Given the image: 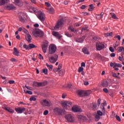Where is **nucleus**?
I'll list each match as a JSON object with an SVG mask.
<instances>
[{
    "label": "nucleus",
    "instance_id": "1",
    "mask_svg": "<svg viewBox=\"0 0 124 124\" xmlns=\"http://www.w3.org/2000/svg\"><path fill=\"white\" fill-rule=\"evenodd\" d=\"M77 93L78 95L80 96L81 97H84L85 96H88L92 93V91L91 90L88 91H82L78 90L77 91Z\"/></svg>",
    "mask_w": 124,
    "mask_h": 124
},
{
    "label": "nucleus",
    "instance_id": "2",
    "mask_svg": "<svg viewBox=\"0 0 124 124\" xmlns=\"http://www.w3.org/2000/svg\"><path fill=\"white\" fill-rule=\"evenodd\" d=\"M33 35H34L35 37H43L44 33L39 29H36L33 32Z\"/></svg>",
    "mask_w": 124,
    "mask_h": 124
},
{
    "label": "nucleus",
    "instance_id": "3",
    "mask_svg": "<svg viewBox=\"0 0 124 124\" xmlns=\"http://www.w3.org/2000/svg\"><path fill=\"white\" fill-rule=\"evenodd\" d=\"M107 105V103H106V101H104V103L101 104V109H102V112L100 110H98L97 111V114L99 116H102L103 114H105V106H106Z\"/></svg>",
    "mask_w": 124,
    "mask_h": 124
},
{
    "label": "nucleus",
    "instance_id": "4",
    "mask_svg": "<svg viewBox=\"0 0 124 124\" xmlns=\"http://www.w3.org/2000/svg\"><path fill=\"white\" fill-rule=\"evenodd\" d=\"M48 51L50 55L55 54V53H56V51H57V46L53 44L50 45L48 48Z\"/></svg>",
    "mask_w": 124,
    "mask_h": 124
},
{
    "label": "nucleus",
    "instance_id": "5",
    "mask_svg": "<svg viewBox=\"0 0 124 124\" xmlns=\"http://www.w3.org/2000/svg\"><path fill=\"white\" fill-rule=\"evenodd\" d=\"M96 47L98 51H100L102 50V49H104V48L105 47V46H104V44H103V43L98 42L96 43Z\"/></svg>",
    "mask_w": 124,
    "mask_h": 124
},
{
    "label": "nucleus",
    "instance_id": "6",
    "mask_svg": "<svg viewBox=\"0 0 124 124\" xmlns=\"http://www.w3.org/2000/svg\"><path fill=\"white\" fill-rule=\"evenodd\" d=\"M71 105H72V103L68 101H65L62 103V106L64 109H67V107H71Z\"/></svg>",
    "mask_w": 124,
    "mask_h": 124
},
{
    "label": "nucleus",
    "instance_id": "7",
    "mask_svg": "<svg viewBox=\"0 0 124 124\" xmlns=\"http://www.w3.org/2000/svg\"><path fill=\"white\" fill-rule=\"evenodd\" d=\"M53 112L55 115H59L61 116L62 114V109L59 108H56L53 109Z\"/></svg>",
    "mask_w": 124,
    "mask_h": 124
},
{
    "label": "nucleus",
    "instance_id": "8",
    "mask_svg": "<svg viewBox=\"0 0 124 124\" xmlns=\"http://www.w3.org/2000/svg\"><path fill=\"white\" fill-rule=\"evenodd\" d=\"M12 1L16 5H17V6H23V4H24L23 0H12Z\"/></svg>",
    "mask_w": 124,
    "mask_h": 124
},
{
    "label": "nucleus",
    "instance_id": "9",
    "mask_svg": "<svg viewBox=\"0 0 124 124\" xmlns=\"http://www.w3.org/2000/svg\"><path fill=\"white\" fill-rule=\"evenodd\" d=\"M63 25V19H61L58 21L56 26H55V30H57V29H60V27H62Z\"/></svg>",
    "mask_w": 124,
    "mask_h": 124
},
{
    "label": "nucleus",
    "instance_id": "10",
    "mask_svg": "<svg viewBox=\"0 0 124 124\" xmlns=\"http://www.w3.org/2000/svg\"><path fill=\"white\" fill-rule=\"evenodd\" d=\"M38 18L41 22H44V21H45V15L44 13L41 12L38 14Z\"/></svg>",
    "mask_w": 124,
    "mask_h": 124
},
{
    "label": "nucleus",
    "instance_id": "11",
    "mask_svg": "<svg viewBox=\"0 0 124 124\" xmlns=\"http://www.w3.org/2000/svg\"><path fill=\"white\" fill-rule=\"evenodd\" d=\"M46 82H34L33 84V86L34 87H44V86H46Z\"/></svg>",
    "mask_w": 124,
    "mask_h": 124
},
{
    "label": "nucleus",
    "instance_id": "12",
    "mask_svg": "<svg viewBox=\"0 0 124 124\" xmlns=\"http://www.w3.org/2000/svg\"><path fill=\"white\" fill-rule=\"evenodd\" d=\"M20 15L21 16H19V20L20 22L24 23L27 19V16L26 15V14H24L23 13H21Z\"/></svg>",
    "mask_w": 124,
    "mask_h": 124
},
{
    "label": "nucleus",
    "instance_id": "13",
    "mask_svg": "<svg viewBox=\"0 0 124 124\" xmlns=\"http://www.w3.org/2000/svg\"><path fill=\"white\" fill-rule=\"evenodd\" d=\"M72 111L75 112H79V113H81L82 112V109L79 107H78V106H75L72 107Z\"/></svg>",
    "mask_w": 124,
    "mask_h": 124
},
{
    "label": "nucleus",
    "instance_id": "14",
    "mask_svg": "<svg viewBox=\"0 0 124 124\" xmlns=\"http://www.w3.org/2000/svg\"><path fill=\"white\" fill-rule=\"evenodd\" d=\"M58 56L57 55H54V57L53 56L50 57L49 58L50 62H51V63H55V62H56L58 61Z\"/></svg>",
    "mask_w": 124,
    "mask_h": 124
},
{
    "label": "nucleus",
    "instance_id": "15",
    "mask_svg": "<svg viewBox=\"0 0 124 124\" xmlns=\"http://www.w3.org/2000/svg\"><path fill=\"white\" fill-rule=\"evenodd\" d=\"M15 111L18 114H22V113L26 111V108H15Z\"/></svg>",
    "mask_w": 124,
    "mask_h": 124
},
{
    "label": "nucleus",
    "instance_id": "16",
    "mask_svg": "<svg viewBox=\"0 0 124 124\" xmlns=\"http://www.w3.org/2000/svg\"><path fill=\"white\" fill-rule=\"evenodd\" d=\"M65 118L68 122H69L70 123H72V122H73L74 121V119H73V117L71 114H67L65 116Z\"/></svg>",
    "mask_w": 124,
    "mask_h": 124
},
{
    "label": "nucleus",
    "instance_id": "17",
    "mask_svg": "<svg viewBox=\"0 0 124 124\" xmlns=\"http://www.w3.org/2000/svg\"><path fill=\"white\" fill-rule=\"evenodd\" d=\"M41 104L44 106H47V107L51 106V103L47 100H43V101L41 102Z\"/></svg>",
    "mask_w": 124,
    "mask_h": 124
},
{
    "label": "nucleus",
    "instance_id": "18",
    "mask_svg": "<svg viewBox=\"0 0 124 124\" xmlns=\"http://www.w3.org/2000/svg\"><path fill=\"white\" fill-rule=\"evenodd\" d=\"M48 47V42H46V44L42 45V49L44 53L47 52V48Z\"/></svg>",
    "mask_w": 124,
    "mask_h": 124
},
{
    "label": "nucleus",
    "instance_id": "19",
    "mask_svg": "<svg viewBox=\"0 0 124 124\" xmlns=\"http://www.w3.org/2000/svg\"><path fill=\"white\" fill-rule=\"evenodd\" d=\"M52 35L55 36V37L58 39H61V38H62V35H61V34L59 33V32L57 31H53L52 32Z\"/></svg>",
    "mask_w": 124,
    "mask_h": 124
},
{
    "label": "nucleus",
    "instance_id": "20",
    "mask_svg": "<svg viewBox=\"0 0 124 124\" xmlns=\"http://www.w3.org/2000/svg\"><path fill=\"white\" fill-rule=\"evenodd\" d=\"M3 109H4V110H6V111H7L9 113H14V110L7 107V106H5V107H2Z\"/></svg>",
    "mask_w": 124,
    "mask_h": 124
},
{
    "label": "nucleus",
    "instance_id": "21",
    "mask_svg": "<svg viewBox=\"0 0 124 124\" xmlns=\"http://www.w3.org/2000/svg\"><path fill=\"white\" fill-rule=\"evenodd\" d=\"M102 86L105 88H107L109 85V83H108V81L105 80L102 81Z\"/></svg>",
    "mask_w": 124,
    "mask_h": 124
},
{
    "label": "nucleus",
    "instance_id": "22",
    "mask_svg": "<svg viewBox=\"0 0 124 124\" xmlns=\"http://www.w3.org/2000/svg\"><path fill=\"white\" fill-rule=\"evenodd\" d=\"M82 51L85 55H90V52H89V49H88V48L87 47H83L82 49Z\"/></svg>",
    "mask_w": 124,
    "mask_h": 124
},
{
    "label": "nucleus",
    "instance_id": "23",
    "mask_svg": "<svg viewBox=\"0 0 124 124\" xmlns=\"http://www.w3.org/2000/svg\"><path fill=\"white\" fill-rule=\"evenodd\" d=\"M26 40L27 41H28L29 43L31 42V36L30 34H27L25 36Z\"/></svg>",
    "mask_w": 124,
    "mask_h": 124
},
{
    "label": "nucleus",
    "instance_id": "24",
    "mask_svg": "<svg viewBox=\"0 0 124 124\" xmlns=\"http://www.w3.org/2000/svg\"><path fill=\"white\" fill-rule=\"evenodd\" d=\"M84 39H85V36H83L78 39H77L76 40V42H78V43H82L84 42Z\"/></svg>",
    "mask_w": 124,
    "mask_h": 124
},
{
    "label": "nucleus",
    "instance_id": "25",
    "mask_svg": "<svg viewBox=\"0 0 124 124\" xmlns=\"http://www.w3.org/2000/svg\"><path fill=\"white\" fill-rule=\"evenodd\" d=\"M118 51L121 52L122 55H124V47L123 46H120L117 48Z\"/></svg>",
    "mask_w": 124,
    "mask_h": 124
},
{
    "label": "nucleus",
    "instance_id": "26",
    "mask_svg": "<svg viewBox=\"0 0 124 124\" xmlns=\"http://www.w3.org/2000/svg\"><path fill=\"white\" fill-rule=\"evenodd\" d=\"M14 55H15V56H19V51H18V50H17V48L16 47H14V52H13Z\"/></svg>",
    "mask_w": 124,
    "mask_h": 124
},
{
    "label": "nucleus",
    "instance_id": "27",
    "mask_svg": "<svg viewBox=\"0 0 124 124\" xmlns=\"http://www.w3.org/2000/svg\"><path fill=\"white\" fill-rule=\"evenodd\" d=\"M6 8L7 10H12V9H14V6H13L12 5H9L7 6Z\"/></svg>",
    "mask_w": 124,
    "mask_h": 124
},
{
    "label": "nucleus",
    "instance_id": "28",
    "mask_svg": "<svg viewBox=\"0 0 124 124\" xmlns=\"http://www.w3.org/2000/svg\"><path fill=\"white\" fill-rule=\"evenodd\" d=\"M110 14L111 16V17L113 18V19H115L116 20H118L119 19L118 17H117V16L114 13H110Z\"/></svg>",
    "mask_w": 124,
    "mask_h": 124
},
{
    "label": "nucleus",
    "instance_id": "29",
    "mask_svg": "<svg viewBox=\"0 0 124 124\" xmlns=\"http://www.w3.org/2000/svg\"><path fill=\"white\" fill-rule=\"evenodd\" d=\"M7 0H0V5H3L7 3Z\"/></svg>",
    "mask_w": 124,
    "mask_h": 124
},
{
    "label": "nucleus",
    "instance_id": "30",
    "mask_svg": "<svg viewBox=\"0 0 124 124\" xmlns=\"http://www.w3.org/2000/svg\"><path fill=\"white\" fill-rule=\"evenodd\" d=\"M46 65L49 70H50V71H52V70H53V65H49V64H48L47 63H46Z\"/></svg>",
    "mask_w": 124,
    "mask_h": 124
},
{
    "label": "nucleus",
    "instance_id": "31",
    "mask_svg": "<svg viewBox=\"0 0 124 124\" xmlns=\"http://www.w3.org/2000/svg\"><path fill=\"white\" fill-rule=\"evenodd\" d=\"M30 10H32L34 13H37L38 12V10L34 8L33 7H31L30 8Z\"/></svg>",
    "mask_w": 124,
    "mask_h": 124
},
{
    "label": "nucleus",
    "instance_id": "32",
    "mask_svg": "<svg viewBox=\"0 0 124 124\" xmlns=\"http://www.w3.org/2000/svg\"><path fill=\"white\" fill-rule=\"evenodd\" d=\"M68 30L70 31H72V32H74V27L72 26H70L68 28Z\"/></svg>",
    "mask_w": 124,
    "mask_h": 124
},
{
    "label": "nucleus",
    "instance_id": "33",
    "mask_svg": "<svg viewBox=\"0 0 124 124\" xmlns=\"http://www.w3.org/2000/svg\"><path fill=\"white\" fill-rule=\"evenodd\" d=\"M42 73H44L46 75L48 74V69H43L42 70Z\"/></svg>",
    "mask_w": 124,
    "mask_h": 124
},
{
    "label": "nucleus",
    "instance_id": "34",
    "mask_svg": "<svg viewBox=\"0 0 124 124\" xmlns=\"http://www.w3.org/2000/svg\"><path fill=\"white\" fill-rule=\"evenodd\" d=\"M90 8L89 9V11H93V9H94V7L93 6V4L89 5Z\"/></svg>",
    "mask_w": 124,
    "mask_h": 124
},
{
    "label": "nucleus",
    "instance_id": "35",
    "mask_svg": "<svg viewBox=\"0 0 124 124\" xmlns=\"http://www.w3.org/2000/svg\"><path fill=\"white\" fill-rule=\"evenodd\" d=\"M65 35H66L68 37H72V34L70 33V32H65Z\"/></svg>",
    "mask_w": 124,
    "mask_h": 124
},
{
    "label": "nucleus",
    "instance_id": "36",
    "mask_svg": "<svg viewBox=\"0 0 124 124\" xmlns=\"http://www.w3.org/2000/svg\"><path fill=\"white\" fill-rule=\"evenodd\" d=\"M54 8H48V12L50 13V14H53L54 13Z\"/></svg>",
    "mask_w": 124,
    "mask_h": 124
},
{
    "label": "nucleus",
    "instance_id": "37",
    "mask_svg": "<svg viewBox=\"0 0 124 124\" xmlns=\"http://www.w3.org/2000/svg\"><path fill=\"white\" fill-rule=\"evenodd\" d=\"M114 66L116 67H122L123 65L119 63H114Z\"/></svg>",
    "mask_w": 124,
    "mask_h": 124
},
{
    "label": "nucleus",
    "instance_id": "38",
    "mask_svg": "<svg viewBox=\"0 0 124 124\" xmlns=\"http://www.w3.org/2000/svg\"><path fill=\"white\" fill-rule=\"evenodd\" d=\"M78 119L79 120H86V117L83 116L82 115H79L78 116Z\"/></svg>",
    "mask_w": 124,
    "mask_h": 124
},
{
    "label": "nucleus",
    "instance_id": "39",
    "mask_svg": "<svg viewBox=\"0 0 124 124\" xmlns=\"http://www.w3.org/2000/svg\"><path fill=\"white\" fill-rule=\"evenodd\" d=\"M30 101H35V100H36V98H35L34 96H31L30 98Z\"/></svg>",
    "mask_w": 124,
    "mask_h": 124
},
{
    "label": "nucleus",
    "instance_id": "40",
    "mask_svg": "<svg viewBox=\"0 0 124 124\" xmlns=\"http://www.w3.org/2000/svg\"><path fill=\"white\" fill-rule=\"evenodd\" d=\"M61 69H62V64H59L58 68L55 69V71H56V72H58V71H59Z\"/></svg>",
    "mask_w": 124,
    "mask_h": 124
},
{
    "label": "nucleus",
    "instance_id": "41",
    "mask_svg": "<svg viewBox=\"0 0 124 124\" xmlns=\"http://www.w3.org/2000/svg\"><path fill=\"white\" fill-rule=\"evenodd\" d=\"M113 32H110L109 33H107L105 34V36H112Z\"/></svg>",
    "mask_w": 124,
    "mask_h": 124
},
{
    "label": "nucleus",
    "instance_id": "42",
    "mask_svg": "<svg viewBox=\"0 0 124 124\" xmlns=\"http://www.w3.org/2000/svg\"><path fill=\"white\" fill-rule=\"evenodd\" d=\"M112 76H113V77H114V78H117L118 79L121 78L120 77H119V76H117V74H116V73H113L112 74Z\"/></svg>",
    "mask_w": 124,
    "mask_h": 124
},
{
    "label": "nucleus",
    "instance_id": "43",
    "mask_svg": "<svg viewBox=\"0 0 124 124\" xmlns=\"http://www.w3.org/2000/svg\"><path fill=\"white\" fill-rule=\"evenodd\" d=\"M82 15H83V16H89L90 14L87 12H83L82 13Z\"/></svg>",
    "mask_w": 124,
    "mask_h": 124
},
{
    "label": "nucleus",
    "instance_id": "44",
    "mask_svg": "<svg viewBox=\"0 0 124 124\" xmlns=\"http://www.w3.org/2000/svg\"><path fill=\"white\" fill-rule=\"evenodd\" d=\"M30 49H32V48H35V46L33 44H30L29 45Z\"/></svg>",
    "mask_w": 124,
    "mask_h": 124
},
{
    "label": "nucleus",
    "instance_id": "45",
    "mask_svg": "<svg viewBox=\"0 0 124 124\" xmlns=\"http://www.w3.org/2000/svg\"><path fill=\"white\" fill-rule=\"evenodd\" d=\"M95 118L96 119H95L96 121H99V120L100 119V116L98 114L95 115Z\"/></svg>",
    "mask_w": 124,
    "mask_h": 124
},
{
    "label": "nucleus",
    "instance_id": "46",
    "mask_svg": "<svg viewBox=\"0 0 124 124\" xmlns=\"http://www.w3.org/2000/svg\"><path fill=\"white\" fill-rule=\"evenodd\" d=\"M22 31H23V32H25L26 34V35L29 34V31H28V30H27L26 29L23 28Z\"/></svg>",
    "mask_w": 124,
    "mask_h": 124
},
{
    "label": "nucleus",
    "instance_id": "47",
    "mask_svg": "<svg viewBox=\"0 0 124 124\" xmlns=\"http://www.w3.org/2000/svg\"><path fill=\"white\" fill-rule=\"evenodd\" d=\"M89 31V30H88V27H83L81 30V31L83 32V31Z\"/></svg>",
    "mask_w": 124,
    "mask_h": 124
},
{
    "label": "nucleus",
    "instance_id": "48",
    "mask_svg": "<svg viewBox=\"0 0 124 124\" xmlns=\"http://www.w3.org/2000/svg\"><path fill=\"white\" fill-rule=\"evenodd\" d=\"M84 70V68L83 67H80L78 69V72H82Z\"/></svg>",
    "mask_w": 124,
    "mask_h": 124
},
{
    "label": "nucleus",
    "instance_id": "49",
    "mask_svg": "<svg viewBox=\"0 0 124 124\" xmlns=\"http://www.w3.org/2000/svg\"><path fill=\"white\" fill-rule=\"evenodd\" d=\"M116 120H117V121H118V122H121V121H122V120L121 119V117H120V116H118V115H116L115 116Z\"/></svg>",
    "mask_w": 124,
    "mask_h": 124
},
{
    "label": "nucleus",
    "instance_id": "50",
    "mask_svg": "<svg viewBox=\"0 0 124 124\" xmlns=\"http://www.w3.org/2000/svg\"><path fill=\"white\" fill-rule=\"evenodd\" d=\"M92 108L93 109H96V107H97V106H96V104H93L92 105Z\"/></svg>",
    "mask_w": 124,
    "mask_h": 124
},
{
    "label": "nucleus",
    "instance_id": "51",
    "mask_svg": "<svg viewBox=\"0 0 124 124\" xmlns=\"http://www.w3.org/2000/svg\"><path fill=\"white\" fill-rule=\"evenodd\" d=\"M48 113H49V111H48V110H45L44 112V115H45V116H46V115H48Z\"/></svg>",
    "mask_w": 124,
    "mask_h": 124
},
{
    "label": "nucleus",
    "instance_id": "52",
    "mask_svg": "<svg viewBox=\"0 0 124 124\" xmlns=\"http://www.w3.org/2000/svg\"><path fill=\"white\" fill-rule=\"evenodd\" d=\"M26 93H28V94H32V92L31 91H27L26 92H25Z\"/></svg>",
    "mask_w": 124,
    "mask_h": 124
},
{
    "label": "nucleus",
    "instance_id": "53",
    "mask_svg": "<svg viewBox=\"0 0 124 124\" xmlns=\"http://www.w3.org/2000/svg\"><path fill=\"white\" fill-rule=\"evenodd\" d=\"M23 47L24 48H25V49H26L27 50H28V49H29V46H28L27 45L25 44L23 45Z\"/></svg>",
    "mask_w": 124,
    "mask_h": 124
},
{
    "label": "nucleus",
    "instance_id": "54",
    "mask_svg": "<svg viewBox=\"0 0 124 124\" xmlns=\"http://www.w3.org/2000/svg\"><path fill=\"white\" fill-rule=\"evenodd\" d=\"M45 5H46V6H47V7H49V6H50V5H51V4L50 3H49V2H46Z\"/></svg>",
    "mask_w": 124,
    "mask_h": 124
},
{
    "label": "nucleus",
    "instance_id": "55",
    "mask_svg": "<svg viewBox=\"0 0 124 124\" xmlns=\"http://www.w3.org/2000/svg\"><path fill=\"white\" fill-rule=\"evenodd\" d=\"M100 101H101V99H98V101H97L98 106H99V105H100V104H101V103L100 102Z\"/></svg>",
    "mask_w": 124,
    "mask_h": 124
},
{
    "label": "nucleus",
    "instance_id": "56",
    "mask_svg": "<svg viewBox=\"0 0 124 124\" xmlns=\"http://www.w3.org/2000/svg\"><path fill=\"white\" fill-rule=\"evenodd\" d=\"M11 61L13 62H17V60H16V59H15V58H12V59H11Z\"/></svg>",
    "mask_w": 124,
    "mask_h": 124
},
{
    "label": "nucleus",
    "instance_id": "57",
    "mask_svg": "<svg viewBox=\"0 0 124 124\" xmlns=\"http://www.w3.org/2000/svg\"><path fill=\"white\" fill-rule=\"evenodd\" d=\"M39 58L40 59V60H43V59H44V58H43V56H42V55H41V54H39Z\"/></svg>",
    "mask_w": 124,
    "mask_h": 124
},
{
    "label": "nucleus",
    "instance_id": "58",
    "mask_svg": "<svg viewBox=\"0 0 124 124\" xmlns=\"http://www.w3.org/2000/svg\"><path fill=\"white\" fill-rule=\"evenodd\" d=\"M103 91L104 93H108V89H107V88H104Z\"/></svg>",
    "mask_w": 124,
    "mask_h": 124
},
{
    "label": "nucleus",
    "instance_id": "59",
    "mask_svg": "<svg viewBox=\"0 0 124 124\" xmlns=\"http://www.w3.org/2000/svg\"><path fill=\"white\" fill-rule=\"evenodd\" d=\"M83 66L84 67H85V66H86V64L85 63V62H83L81 63V67H83Z\"/></svg>",
    "mask_w": 124,
    "mask_h": 124
},
{
    "label": "nucleus",
    "instance_id": "60",
    "mask_svg": "<svg viewBox=\"0 0 124 124\" xmlns=\"http://www.w3.org/2000/svg\"><path fill=\"white\" fill-rule=\"evenodd\" d=\"M109 50L110 51V52H112V53L114 52V48H113L112 46H110L109 47Z\"/></svg>",
    "mask_w": 124,
    "mask_h": 124
},
{
    "label": "nucleus",
    "instance_id": "61",
    "mask_svg": "<svg viewBox=\"0 0 124 124\" xmlns=\"http://www.w3.org/2000/svg\"><path fill=\"white\" fill-rule=\"evenodd\" d=\"M116 56V54L112 53L110 54V57H111V58H114V57H115Z\"/></svg>",
    "mask_w": 124,
    "mask_h": 124
},
{
    "label": "nucleus",
    "instance_id": "62",
    "mask_svg": "<svg viewBox=\"0 0 124 124\" xmlns=\"http://www.w3.org/2000/svg\"><path fill=\"white\" fill-rule=\"evenodd\" d=\"M9 83L11 85H12V84H14L15 83V81L14 80H10L9 81Z\"/></svg>",
    "mask_w": 124,
    "mask_h": 124
},
{
    "label": "nucleus",
    "instance_id": "63",
    "mask_svg": "<svg viewBox=\"0 0 124 124\" xmlns=\"http://www.w3.org/2000/svg\"><path fill=\"white\" fill-rule=\"evenodd\" d=\"M116 38H117L118 40H121V36L120 35H117L116 36Z\"/></svg>",
    "mask_w": 124,
    "mask_h": 124
},
{
    "label": "nucleus",
    "instance_id": "64",
    "mask_svg": "<svg viewBox=\"0 0 124 124\" xmlns=\"http://www.w3.org/2000/svg\"><path fill=\"white\" fill-rule=\"evenodd\" d=\"M97 58H98V59H101V55L98 54L96 55Z\"/></svg>",
    "mask_w": 124,
    "mask_h": 124
}]
</instances>
